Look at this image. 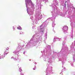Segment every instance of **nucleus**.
<instances>
[{
    "label": "nucleus",
    "mask_w": 75,
    "mask_h": 75,
    "mask_svg": "<svg viewBox=\"0 0 75 75\" xmlns=\"http://www.w3.org/2000/svg\"><path fill=\"white\" fill-rule=\"evenodd\" d=\"M9 50V48L7 47L5 49L4 51V54H7L8 53V51Z\"/></svg>",
    "instance_id": "f257e3e1"
},
{
    "label": "nucleus",
    "mask_w": 75,
    "mask_h": 75,
    "mask_svg": "<svg viewBox=\"0 0 75 75\" xmlns=\"http://www.w3.org/2000/svg\"><path fill=\"white\" fill-rule=\"evenodd\" d=\"M17 28L18 30H20V29L21 28V27L20 26H19V27H17Z\"/></svg>",
    "instance_id": "f03ea898"
},
{
    "label": "nucleus",
    "mask_w": 75,
    "mask_h": 75,
    "mask_svg": "<svg viewBox=\"0 0 75 75\" xmlns=\"http://www.w3.org/2000/svg\"><path fill=\"white\" fill-rule=\"evenodd\" d=\"M23 34V32H21L20 33V34Z\"/></svg>",
    "instance_id": "7ed1b4c3"
},
{
    "label": "nucleus",
    "mask_w": 75,
    "mask_h": 75,
    "mask_svg": "<svg viewBox=\"0 0 75 75\" xmlns=\"http://www.w3.org/2000/svg\"><path fill=\"white\" fill-rule=\"evenodd\" d=\"M33 70H35V67H34V68L33 69Z\"/></svg>",
    "instance_id": "20e7f679"
},
{
    "label": "nucleus",
    "mask_w": 75,
    "mask_h": 75,
    "mask_svg": "<svg viewBox=\"0 0 75 75\" xmlns=\"http://www.w3.org/2000/svg\"><path fill=\"white\" fill-rule=\"evenodd\" d=\"M13 30H15L14 29V27H13Z\"/></svg>",
    "instance_id": "39448f33"
},
{
    "label": "nucleus",
    "mask_w": 75,
    "mask_h": 75,
    "mask_svg": "<svg viewBox=\"0 0 75 75\" xmlns=\"http://www.w3.org/2000/svg\"><path fill=\"white\" fill-rule=\"evenodd\" d=\"M66 28H68V27L66 26Z\"/></svg>",
    "instance_id": "423d86ee"
}]
</instances>
